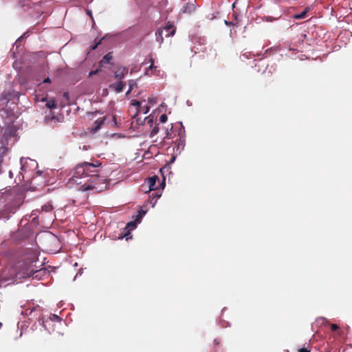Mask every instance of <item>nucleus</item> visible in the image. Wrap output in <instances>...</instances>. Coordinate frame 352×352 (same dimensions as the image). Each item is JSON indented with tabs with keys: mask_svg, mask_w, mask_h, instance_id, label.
I'll list each match as a JSON object with an SVG mask.
<instances>
[{
	"mask_svg": "<svg viewBox=\"0 0 352 352\" xmlns=\"http://www.w3.org/2000/svg\"><path fill=\"white\" fill-rule=\"evenodd\" d=\"M8 101V99L6 98V97L5 96L1 95L0 96V102H2V105L6 104Z\"/></svg>",
	"mask_w": 352,
	"mask_h": 352,
	"instance_id": "aec40b11",
	"label": "nucleus"
},
{
	"mask_svg": "<svg viewBox=\"0 0 352 352\" xmlns=\"http://www.w3.org/2000/svg\"><path fill=\"white\" fill-rule=\"evenodd\" d=\"M101 41H98L97 43H96L94 45L91 46V48L92 50H94L97 48V47L100 44Z\"/></svg>",
	"mask_w": 352,
	"mask_h": 352,
	"instance_id": "bb28decb",
	"label": "nucleus"
},
{
	"mask_svg": "<svg viewBox=\"0 0 352 352\" xmlns=\"http://www.w3.org/2000/svg\"><path fill=\"white\" fill-rule=\"evenodd\" d=\"M53 210V206L50 204H45L42 206V211L50 212Z\"/></svg>",
	"mask_w": 352,
	"mask_h": 352,
	"instance_id": "2eb2a0df",
	"label": "nucleus"
},
{
	"mask_svg": "<svg viewBox=\"0 0 352 352\" xmlns=\"http://www.w3.org/2000/svg\"><path fill=\"white\" fill-rule=\"evenodd\" d=\"M129 89L127 91V92L126 93V95L129 94L131 93V91L133 90V88L131 87V82H129Z\"/></svg>",
	"mask_w": 352,
	"mask_h": 352,
	"instance_id": "c756f323",
	"label": "nucleus"
},
{
	"mask_svg": "<svg viewBox=\"0 0 352 352\" xmlns=\"http://www.w3.org/2000/svg\"><path fill=\"white\" fill-rule=\"evenodd\" d=\"M157 182H159V178L156 175L151 177L148 179V184L149 186L150 191H155L157 190L158 187L157 186Z\"/></svg>",
	"mask_w": 352,
	"mask_h": 352,
	"instance_id": "6e6552de",
	"label": "nucleus"
},
{
	"mask_svg": "<svg viewBox=\"0 0 352 352\" xmlns=\"http://www.w3.org/2000/svg\"><path fill=\"white\" fill-rule=\"evenodd\" d=\"M98 72V69L93 70L89 72V76H94Z\"/></svg>",
	"mask_w": 352,
	"mask_h": 352,
	"instance_id": "cd10ccee",
	"label": "nucleus"
},
{
	"mask_svg": "<svg viewBox=\"0 0 352 352\" xmlns=\"http://www.w3.org/2000/svg\"><path fill=\"white\" fill-rule=\"evenodd\" d=\"M168 120V117L166 114H162L160 116V121L162 122V123H164L167 121Z\"/></svg>",
	"mask_w": 352,
	"mask_h": 352,
	"instance_id": "6ab92c4d",
	"label": "nucleus"
},
{
	"mask_svg": "<svg viewBox=\"0 0 352 352\" xmlns=\"http://www.w3.org/2000/svg\"><path fill=\"white\" fill-rule=\"evenodd\" d=\"M280 14H279L276 18H273L272 16H265V19H266V21H270V22H272L274 20H276L278 19V18L280 17Z\"/></svg>",
	"mask_w": 352,
	"mask_h": 352,
	"instance_id": "412c9836",
	"label": "nucleus"
},
{
	"mask_svg": "<svg viewBox=\"0 0 352 352\" xmlns=\"http://www.w3.org/2000/svg\"><path fill=\"white\" fill-rule=\"evenodd\" d=\"M124 86V82H123L122 80H118L117 82L111 84L110 87L114 89L116 92L119 93L122 91Z\"/></svg>",
	"mask_w": 352,
	"mask_h": 352,
	"instance_id": "1a4fd4ad",
	"label": "nucleus"
},
{
	"mask_svg": "<svg viewBox=\"0 0 352 352\" xmlns=\"http://www.w3.org/2000/svg\"><path fill=\"white\" fill-rule=\"evenodd\" d=\"M105 119L106 118L105 117H103L100 119H98V120H96L95 122H94V126L92 129V131L96 132L97 131L98 129H100L101 126L104 124V121H105Z\"/></svg>",
	"mask_w": 352,
	"mask_h": 352,
	"instance_id": "f8f14e48",
	"label": "nucleus"
},
{
	"mask_svg": "<svg viewBox=\"0 0 352 352\" xmlns=\"http://www.w3.org/2000/svg\"><path fill=\"white\" fill-rule=\"evenodd\" d=\"M128 73V68L126 67H119L118 69L115 71V77L118 80H121L124 78L126 74Z\"/></svg>",
	"mask_w": 352,
	"mask_h": 352,
	"instance_id": "0eeeda50",
	"label": "nucleus"
},
{
	"mask_svg": "<svg viewBox=\"0 0 352 352\" xmlns=\"http://www.w3.org/2000/svg\"><path fill=\"white\" fill-rule=\"evenodd\" d=\"M112 58L113 56L111 52H109L107 54H105L99 63L100 67H103L104 65L109 63Z\"/></svg>",
	"mask_w": 352,
	"mask_h": 352,
	"instance_id": "9b49d317",
	"label": "nucleus"
},
{
	"mask_svg": "<svg viewBox=\"0 0 352 352\" xmlns=\"http://www.w3.org/2000/svg\"><path fill=\"white\" fill-rule=\"evenodd\" d=\"M166 139H171L172 137H171V134L170 133V132L168 131V129H166V137H165Z\"/></svg>",
	"mask_w": 352,
	"mask_h": 352,
	"instance_id": "393cba45",
	"label": "nucleus"
},
{
	"mask_svg": "<svg viewBox=\"0 0 352 352\" xmlns=\"http://www.w3.org/2000/svg\"><path fill=\"white\" fill-rule=\"evenodd\" d=\"M128 235H129L128 234H126L125 236H128ZM126 239H128V237H126Z\"/></svg>",
	"mask_w": 352,
	"mask_h": 352,
	"instance_id": "ea45409f",
	"label": "nucleus"
},
{
	"mask_svg": "<svg viewBox=\"0 0 352 352\" xmlns=\"http://www.w3.org/2000/svg\"><path fill=\"white\" fill-rule=\"evenodd\" d=\"M101 163L99 161H96L94 163L83 162L78 164L76 166L74 178H86L87 180L82 184L80 182L78 190L80 191H88L96 189V185L101 183L104 179L99 176V167Z\"/></svg>",
	"mask_w": 352,
	"mask_h": 352,
	"instance_id": "f257e3e1",
	"label": "nucleus"
},
{
	"mask_svg": "<svg viewBox=\"0 0 352 352\" xmlns=\"http://www.w3.org/2000/svg\"><path fill=\"white\" fill-rule=\"evenodd\" d=\"M113 121H114V122H116V116H113Z\"/></svg>",
	"mask_w": 352,
	"mask_h": 352,
	"instance_id": "4c0bfd02",
	"label": "nucleus"
},
{
	"mask_svg": "<svg viewBox=\"0 0 352 352\" xmlns=\"http://www.w3.org/2000/svg\"><path fill=\"white\" fill-rule=\"evenodd\" d=\"M129 82H131V87L133 88V85L136 84V82L131 80H129Z\"/></svg>",
	"mask_w": 352,
	"mask_h": 352,
	"instance_id": "473e14b6",
	"label": "nucleus"
},
{
	"mask_svg": "<svg viewBox=\"0 0 352 352\" xmlns=\"http://www.w3.org/2000/svg\"><path fill=\"white\" fill-rule=\"evenodd\" d=\"M43 82H45V83L50 82V79L49 78H47L43 80Z\"/></svg>",
	"mask_w": 352,
	"mask_h": 352,
	"instance_id": "72a5a7b5",
	"label": "nucleus"
},
{
	"mask_svg": "<svg viewBox=\"0 0 352 352\" xmlns=\"http://www.w3.org/2000/svg\"><path fill=\"white\" fill-rule=\"evenodd\" d=\"M309 11V8H306L302 12L299 14H296L294 16L296 19H302L307 16V12Z\"/></svg>",
	"mask_w": 352,
	"mask_h": 352,
	"instance_id": "ddd939ff",
	"label": "nucleus"
},
{
	"mask_svg": "<svg viewBox=\"0 0 352 352\" xmlns=\"http://www.w3.org/2000/svg\"><path fill=\"white\" fill-rule=\"evenodd\" d=\"M161 195L159 194L157 192H153L151 195H150V197H155V199H156V201L157 200V199L159 197H160Z\"/></svg>",
	"mask_w": 352,
	"mask_h": 352,
	"instance_id": "4be33fe9",
	"label": "nucleus"
},
{
	"mask_svg": "<svg viewBox=\"0 0 352 352\" xmlns=\"http://www.w3.org/2000/svg\"><path fill=\"white\" fill-rule=\"evenodd\" d=\"M146 214V212H144L143 214H141V211H139L138 214L136 216L135 221L140 222L142 217Z\"/></svg>",
	"mask_w": 352,
	"mask_h": 352,
	"instance_id": "a211bd4d",
	"label": "nucleus"
},
{
	"mask_svg": "<svg viewBox=\"0 0 352 352\" xmlns=\"http://www.w3.org/2000/svg\"><path fill=\"white\" fill-rule=\"evenodd\" d=\"M179 140V144L181 143L182 144V146H184V143H183V141L182 140V139L179 138V139H177L176 141Z\"/></svg>",
	"mask_w": 352,
	"mask_h": 352,
	"instance_id": "f704fd0d",
	"label": "nucleus"
},
{
	"mask_svg": "<svg viewBox=\"0 0 352 352\" xmlns=\"http://www.w3.org/2000/svg\"><path fill=\"white\" fill-rule=\"evenodd\" d=\"M159 132V128L156 126H155L151 131V133H150V137L151 138H153V136H155V135L157 134V133Z\"/></svg>",
	"mask_w": 352,
	"mask_h": 352,
	"instance_id": "dca6fc26",
	"label": "nucleus"
},
{
	"mask_svg": "<svg viewBox=\"0 0 352 352\" xmlns=\"http://www.w3.org/2000/svg\"><path fill=\"white\" fill-rule=\"evenodd\" d=\"M148 101H149V102H150L151 104H153L155 103V101L154 98H148Z\"/></svg>",
	"mask_w": 352,
	"mask_h": 352,
	"instance_id": "7c9ffc66",
	"label": "nucleus"
},
{
	"mask_svg": "<svg viewBox=\"0 0 352 352\" xmlns=\"http://www.w3.org/2000/svg\"><path fill=\"white\" fill-rule=\"evenodd\" d=\"M214 342H215L216 344H219V342H217L216 340H214Z\"/></svg>",
	"mask_w": 352,
	"mask_h": 352,
	"instance_id": "58836bf2",
	"label": "nucleus"
},
{
	"mask_svg": "<svg viewBox=\"0 0 352 352\" xmlns=\"http://www.w3.org/2000/svg\"><path fill=\"white\" fill-rule=\"evenodd\" d=\"M36 3H34L32 0H19L18 1V6L23 9L24 11H27L32 8Z\"/></svg>",
	"mask_w": 352,
	"mask_h": 352,
	"instance_id": "423d86ee",
	"label": "nucleus"
},
{
	"mask_svg": "<svg viewBox=\"0 0 352 352\" xmlns=\"http://www.w3.org/2000/svg\"><path fill=\"white\" fill-rule=\"evenodd\" d=\"M101 163L99 161H96L94 163L83 162L78 164L76 166L74 178H86L87 180L82 184L80 182L78 190L80 191H88L96 189V185L101 183L104 179L99 176V167Z\"/></svg>",
	"mask_w": 352,
	"mask_h": 352,
	"instance_id": "f03ea898",
	"label": "nucleus"
},
{
	"mask_svg": "<svg viewBox=\"0 0 352 352\" xmlns=\"http://www.w3.org/2000/svg\"><path fill=\"white\" fill-rule=\"evenodd\" d=\"M46 106L48 109H53L56 108V104L54 100L51 99L48 100L46 103Z\"/></svg>",
	"mask_w": 352,
	"mask_h": 352,
	"instance_id": "4468645a",
	"label": "nucleus"
},
{
	"mask_svg": "<svg viewBox=\"0 0 352 352\" xmlns=\"http://www.w3.org/2000/svg\"><path fill=\"white\" fill-rule=\"evenodd\" d=\"M150 62H151V65H149L147 71H146V74H148V72L149 70H152L153 68H155L154 67V60L153 59V58H150Z\"/></svg>",
	"mask_w": 352,
	"mask_h": 352,
	"instance_id": "f3484780",
	"label": "nucleus"
},
{
	"mask_svg": "<svg viewBox=\"0 0 352 352\" xmlns=\"http://www.w3.org/2000/svg\"><path fill=\"white\" fill-rule=\"evenodd\" d=\"M46 176L42 171H37L31 179V185L34 189H39L47 184Z\"/></svg>",
	"mask_w": 352,
	"mask_h": 352,
	"instance_id": "7ed1b4c3",
	"label": "nucleus"
},
{
	"mask_svg": "<svg viewBox=\"0 0 352 352\" xmlns=\"http://www.w3.org/2000/svg\"><path fill=\"white\" fill-rule=\"evenodd\" d=\"M131 105L136 107L137 113H147L150 110V107L148 105L142 106V102L138 100H133Z\"/></svg>",
	"mask_w": 352,
	"mask_h": 352,
	"instance_id": "39448f33",
	"label": "nucleus"
},
{
	"mask_svg": "<svg viewBox=\"0 0 352 352\" xmlns=\"http://www.w3.org/2000/svg\"><path fill=\"white\" fill-rule=\"evenodd\" d=\"M156 199H155V197H152L151 198V200H150V202L151 204H152V206L154 207V206L156 204Z\"/></svg>",
	"mask_w": 352,
	"mask_h": 352,
	"instance_id": "a878e982",
	"label": "nucleus"
},
{
	"mask_svg": "<svg viewBox=\"0 0 352 352\" xmlns=\"http://www.w3.org/2000/svg\"><path fill=\"white\" fill-rule=\"evenodd\" d=\"M140 211H141V214H143V212H144V211H143V210H140Z\"/></svg>",
	"mask_w": 352,
	"mask_h": 352,
	"instance_id": "a19ab883",
	"label": "nucleus"
},
{
	"mask_svg": "<svg viewBox=\"0 0 352 352\" xmlns=\"http://www.w3.org/2000/svg\"><path fill=\"white\" fill-rule=\"evenodd\" d=\"M8 217H9L8 214H6L4 212H0V219H1V218L8 219Z\"/></svg>",
	"mask_w": 352,
	"mask_h": 352,
	"instance_id": "5701e85b",
	"label": "nucleus"
},
{
	"mask_svg": "<svg viewBox=\"0 0 352 352\" xmlns=\"http://www.w3.org/2000/svg\"><path fill=\"white\" fill-rule=\"evenodd\" d=\"M131 226L132 228H135V224L133 222H130L127 224V227Z\"/></svg>",
	"mask_w": 352,
	"mask_h": 352,
	"instance_id": "2f4dec72",
	"label": "nucleus"
},
{
	"mask_svg": "<svg viewBox=\"0 0 352 352\" xmlns=\"http://www.w3.org/2000/svg\"><path fill=\"white\" fill-rule=\"evenodd\" d=\"M338 328H339V327L336 324H332L331 325V329L332 331H336V330L338 329Z\"/></svg>",
	"mask_w": 352,
	"mask_h": 352,
	"instance_id": "b1692460",
	"label": "nucleus"
},
{
	"mask_svg": "<svg viewBox=\"0 0 352 352\" xmlns=\"http://www.w3.org/2000/svg\"><path fill=\"white\" fill-rule=\"evenodd\" d=\"M12 175H12V171H10V172H9V176H10V178H12V177H13Z\"/></svg>",
	"mask_w": 352,
	"mask_h": 352,
	"instance_id": "c9c22d12",
	"label": "nucleus"
},
{
	"mask_svg": "<svg viewBox=\"0 0 352 352\" xmlns=\"http://www.w3.org/2000/svg\"><path fill=\"white\" fill-rule=\"evenodd\" d=\"M63 96L65 98L68 97V93H64Z\"/></svg>",
	"mask_w": 352,
	"mask_h": 352,
	"instance_id": "e433bc0d",
	"label": "nucleus"
},
{
	"mask_svg": "<svg viewBox=\"0 0 352 352\" xmlns=\"http://www.w3.org/2000/svg\"><path fill=\"white\" fill-rule=\"evenodd\" d=\"M195 5L192 3H186L182 8L184 13L190 14L195 10Z\"/></svg>",
	"mask_w": 352,
	"mask_h": 352,
	"instance_id": "9d476101",
	"label": "nucleus"
},
{
	"mask_svg": "<svg viewBox=\"0 0 352 352\" xmlns=\"http://www.w3.org/2000/svg\"><path fill=\"white\" fill-rule=\"evenodd\" d=\"M298 352H311L310 350L307 348H301L298 350Z\"/></svg>",
	"mask_w": 352,
	"mask_h": 352,
	"instance_id": "c85d7f7f",
	"label": "nucleus"
},
{
	"mask_svg": "<svg viewBox=\"0 0 352 352\" xmlns=\"http://www.w3.org/2000/svg\"><path fill=\"white\" fill-rule=\"evenodd\" d=\"M163 31L165 32L166 36H172L175 34L176 32V28L173 23L168 22L162 30H158L157 34L160 37V43H162L164 40L162 37Z\"/></svg>",
	"mask_w": 352,
	"mask_h": 352,
	"instance_id": "20e7f679",
	"label": "nucleus"
}]
</instances>
